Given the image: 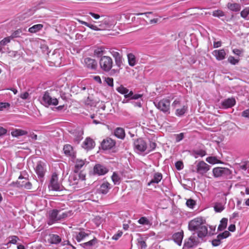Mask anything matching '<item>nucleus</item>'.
<instances>
[{
	"mask_svg": "<svg viewBox=\"0 0 249 249\" xmlns=\"http://www.w3.org/2000/svg\"><path fill=\"white\" fill-rule=\"evenodd\" d=\"M189 231H197V236L202 238L207 236L208 234L207 227L204 225V220L201 217H196L191 220L188 224Z\"/></svg>",
	"mask_w": 249,
	"mask_h": 249,
	"instance_id": "1",
	"label": "nucleus"
},
{
	"mask_svg": "<svg viewBox=\"0 0 249 249\" xmlns=\"http://www.w3.org/2000/svg\"><path fill=\"white\" fill-rule=\"evenodd\" d=\"M70 213L63 212L61 210L53 209L48 213L47 224L52 225L58 221L65 219L68 216Z\"/></svg>",
	"mask_w": 249,
	"mask_h": 249,
	"instance_id": "2",
	"label": "nucleus"
},
{
	"mask_svg": "<svg viewBox=\"0 0 249 249\" xmlns=\"http://www.w3.org/2000/svg\"><path fill=\"white\" fill-rule=\"evenodd\" d=\"M52 90L46 91L42 98V104L46 106H56L58 104V101L55 97H53Z\"/></svg>",
	"mask_w": 249,
	"mask_h": 249,
	"instance_id": "3",
	"label": "nucleus"
},
{
	"mask_svg": "<svg viewBox=\"0 0 249 249\" xmlns=\"http://www.w3.org/2000/svg\"><path fill=\"white\" fill-rule=\"evenodd\" d=\"M99 65L103 71L108 72L113 67V59L109 56L104 55L101 57L99 60Z\"/></svg>",
	"mask_w": 249,
	"mask_h": 249,
	"instance_id": "4",
	"label": "nucleus"
},
{
	"mask_svg": "<svg viewBox=\"0 0 249 249\" xmlns=\"http://www.w3.org/2000/svg\"><path fill=\"white\" fill-rule=\"evenodd\" d=\"M155 106L164 113L169 114L170 108V101L168 99H162L160 100Z\"/></svg>",
	"mask_w": 249,
	"mask_h": 249,
	"instance_id": "5",
	"label": "nucleus"
},
{
	"mask_svg": "<svg viewBox=\"0 0 249 249\" xmlns=\"http://www.w3.org/2000/svg\"><path fill=\"white\" fill-rule=\"evenodd\" d=\"M49 188L50 189L55 191H58L61 190L60 184L58 182V175L56 173H53V174L50 180Z\"/></svg>",
	"mask_w": 249,
	"mask_h": 249,
	"instance_id": "6",
	"label": "nucleus"
},
{
	"mask_svg": "<svg viewBox=\"0 0 249 249\" xmlns=\"http://www.w3.org/2000/svg\"><path fill=\"white\" fill-rule=\"evenodd\" d=\"M213 173L215 178H219L230 175L231 171L228 168L217 167L213 168Z\"/></svg>",
	"mask_w": 249,
	"mask_h": 249,
	"instance_id": "7",
	"label": "nucleus"
},
{
	"mask_svg": "<svg viewBox=\"0 0 249 249\" xmlns=\"http://www.w3.org/2000/svg\"><path fill=\"white\" fill-rule=\"evenodd\" d=\"M211 166L203 160L198 161L196 165V172L198 174L204 175L210 169Z\"/></svg>",
	"mask_w": 249,
	"mask_h": 249,
	"instance_id": "8",
	"label": "nucleus"
},
{
	"mask_svg": "<svg viewBox=\"0 0 249 249\" xmlns=\"http://www.w3.org/2000/svg\"><path fill=\"white\" fill-rule=\"evenodd\" d=\"M198 237L196 236L194 233L184 243V247L187 248H191L197 246L200 243Z\"/></svg>",
	"mask_w": 249,
	"mask_h": 249,
	"instance_id": "9",
	"label": "nucleus"
},
{
	"mask_svg": "<svg viewBox=\"0 0 249 249\" xmlns=\"http://www.w3.org/2000/svg\"><path fill=\"white\" fill-rule=\"evenodd\" d=\"M101 17L103 19L100 21V23L99 25L100 30H108L113 25V22L109 17L104 16Z\"/></svg>",
	"mask_w": 249,
	"mask_h": 249,
	"instance_id": "10",
	"label": "nucleus"
},
{
	"mask_svg": "<svg viewBox=\"0 0 249 249\" xmlns=\"http://www.w3.org/2000/svg\"><path fill=\"white\" fill-rule=\"evenodd\" d=\"M19 179H24L21 181L18 180L15 183L13 182V184L18 188H24V189L30 190L31 189L32 185L31 182L27 181L26 178H23L22 176H20L18 178Z\"/></svg>",
	"mask_w": 249,
	"mask_h": 249,
	"instance_id": "11",
	"label": "nucleus"
},
{
	"mask_svg": "<svg viewBox=\"0 0 249 249\" xmlns=\"http://www.w3.org/2000/svg\"><path fill=\"white\" fill-rule=\"evenodd\" d=\"M45 166V164L42 161H39L37 162L35 169V171L39 178H42L44 177L46 172Z\"/></svg>",
	"mask_w": 249,
	"mask_h": 249,
	"instance_id": "12",
	"label": "nucleus"
},
{
	"mask_svg": "<svg viewBox=\"0 0 249 249\" xmlns=\"http://www.w3.org/2000/svg\"><path fill=\"white\" fill-rule=\"evenodd\" d=\"M109 53L115 59L116 65L119 68L123 65V58L122 55L118 52L114 50L110 49Z\"/></svg>",
	"mask_w": 249,
	"mask_h": 249,
	"instance_id": "13",
	"label": "nucleus"
},
{
	"mask_svg": "<svg viewBox=\"0 0 249 249\" xmlns=\"http://www.w3.org/2000/svg\"><path fill=\"white\" fill-rule=\"evenodd\" d=\"M134 145L135 148L141 152H144L147 148L145 142L142 139H138L135 141Z\"/></svg>",
	"mask_w": 249,
	"mask_h": 249,
	"instance_id": "14",
	"label": "nucleus"
},
{
	"mask_svg": "<svg viewBox=\"0 0 249 249\" xmlns=\"http://www.w3.org/2000/svg\"><path fill=\"white\" fill-rule=\"evenodd\" d=\"M108 171V170L107 168L99 164H96L93 168L94 173L99 176L104 175L107 174Z\"/></svg>",
	"mask_w": 249,
	"mask_h": 249,
	"instance_id": "15",
	"label": "nucleus"
},
{
	"mask_svg": "<svg viewBox=\"0 0 249 249\" xmlns=\"http://www.w3.org/2000/svg\"><path fill=\"white\" fill-rule=\"evenodd\" d=\"M85 66L91 70H96L97 68V63L95 59L89 57H87L84 59Z\"/></svg>",
	"mask_w": 249,
	"mask_h": 249,
	"instance_id": "16",
	"label": "nucleus"
},
{
	"mask_svg": "<svg viewBox=\"0 0 249 249\" xmlns=\"http://www.w3.org/2000/svg\"><path fill=\"white\" fill-rule=\"evenodd\" d=\"M236 103V101L234 98H228L224 100L221 106L223 108L227 109L233 107Z\"/></svg>",
	"mask_w": 249,
	"mask_h": 249,
	"instance_id": "17",
	"label": "nucleus"
},
{
	"mask_svg": "<svg viewBox=\"0 0 249 249\" xmlns=\"http://www.w3.org/2000/svg\"><path fill=\"white\" fill-rule=\"evenodd\" d=\"M212 54L214 56L217 60H222L225 59L226 53L224 49L215 50L213 51Z\"/></svg>",
	"mask_w": 249,
	"mask_h": 249,
	"instance_id": "18",
	"label": "nucleus"
},
{
	"mask_svg": "<svg viewBox=\"0 0 249 249\" xmlns=\"http://www.w3.org/2000/svg\"><path fill=\"white\" fill-rule=\"evenodd\" d=\"M115 145V142L110 138L104 140L102 142V146L104 149H109Z\"/></svg>",
	"mask_w": 249,
	"mask_h": 249,
	"instance_id": "19",
	"label": "nucleus"
},
{
	"mask_svg": "<svg viewBox=\"0 0 249 249\" xmlns=\"http://www.w3.org/2000/svg\"><path fill=\"white\" fill-rule=\"evenodd\" d=\"M63 150L67 156L74 158L75 157V153L73 148L70 144H66L64 146Z\"/></svg>",
	"mask_w": 249,
	"mask_h": 249,
	"instance_id": "20",
	"label": "nucleus"
},
{
	"mask_svg": "<svg viewBox=\"0 0 249 249\" xmlns=\"http://www.w3.org/2000/svg\"><path fill=\"white\" fill-rule=\"evenodd\" d=\"M86 160L77 159L75 161V165L74 168V172L77 173L86 164Z\"/></svg>",
	"mask_w": 249,
	"mask_h": 249,
	"instance_id": "21",
	"label": "nucleus"
},
{
	"mask_svg": "<svg viewBox=\"0 0 249 249\" xmlns=\"http://www.w3.org/2000/svg\"><path fill=\"white\" fill-rule=\"evenodd\" d=\"M173 239L175 243L178 245L180 246L182 243V241L183 238V231H182L180 232L175 233L173 235Z\"/></svg>",
	"mask_w": 249,
	"mask_h": 249,
	"instance_id": "22",
	"label": "nucleus"
},
{
	"mask_svg": "<svg viewBox=\"0 0 249 249\" xmlns=\"http://www.w3.org/2000/svg\"><path fill=\"white\" fill-rule=\"evenodd\" d=\"M48 241L51 244H57L61 241V238L57 234H50L49 235Z\"/></svg>",
	"mask_w": 249,
	"mask_h": 249,
	"instance_id": "23",
	"label": "nucleus"
},
{
	"mask_svg": "<svg viewBox=\"0 0 249 249\" xmlns=\"http://www.w3.org/2000/svg\"><path fill=\"white\" fill-rule=\"evenodd\" d=\"M162 178V175L161 173L157 172L154 174L153 178L147 184L148 186H150L154 183H159Z\"/></svg>",
	"mask_w": 249,
	"mask_h": 249,
	"instance_id": "24",
	"label": "nucleus"
},
{
	"mask_svg": "<svg viewBox=\"0 0 249 249\" xmlns=\"http://www.w3.org/2000/svg\"><path fill=\"white\" fill-rule=\"evenodd\" d=\"M110 189V183L108 182H104L101 185L99 188V192L103 194H106L108 192Z\"/></svg>",
	"mask_w": 249,
	"mask_h": 249,
	"instance_id": "25",
	"label": "nucleus"
},
{
	"mask_svg": "<svg viewBox=\"0 0 249 249\" xmlns=\"http://www.w3.org/2000/svg\"><path fill=\"white\" fill-rule=\"evenodd\" d=\"M227 8L230 11L233 12H238L241 9V5L237 3L229 2L227 4Z\"/></svg>",
	"mask_w": 249,
	"mask_h": 249,
	"instance_id": "26",
	"label": "nucleus"
},
{
	"mask_svg": "<svg viewBox=\"0 0 249 249\" xmlns=\"http://www.w3.org/2000/svg\"><path fill=\"white\" fill-rule=\"evenodd\" d=\"M94 145V142L90 138H87L83 142V147L88 150L93 148Z\"/></svg>",
	"mask_w": 249,
	"mask_h": 249,
	"instance_id": "27",
	"label": "nucleus"
},
{
	"mask_svg": "<svg viewBox=\"0 0 249 249\" xmlns=\"http://www.w3.org/2000/svg\"><path fill=\"white\" fill-rule=\"evenodd\" d=\"M104 46H100L94 50V55L97 57H101L105 53L106 50Z\"/></svg>",
	"mask_w": 249,
	"mask_h": 249,
	"instance_id": "28",
	"label": "nucleus"
},
{
	"mask_svg": "<svg viewBox=\"0 0 249 249\" xmlns=\"http://www.w3.org/2000/svg\"><path fill=\"white\" fill-rule=\"evenodd\" d=\"M115 136L119 139H124L125 137V131L122 127H117L114 131Z\"/></svg>",
	"mask_w": 249,
	"mask_h": 249,
	"instance_id": "29",
	"label": "nucleus"
},
{
	"mask_svg": "<svg viewBox=\"0 0 249 249\" xmlns=\"http://www.w3.org/2000/svg\"><path fill=\"white\" fill-rule=\"evenodd\" d=\"M27 134L28 132L27 131L20 129H15L11 132V135L14 137H18Z\"/></svg>",
	"mask_w": 249,
	"mask_h": 249,
	"instance_id": "30",
	"label": "nucleus"
},
{
	"mask_svg": "<svg viewBox=\"0 0 249 249\" xmlns=\"http://www.w3.org/2000/svg\"><path fill=\"white\" fill-rule=\"evenodd\" d=\"M88 236V233H86L83 231H81L76 234V235L75 236V239L77 242H80Z\"/></svg>",
	"mask_w": 249,
	"mask_h": 249,
	"instance_id": "31",
	"label": "nucleus"
},
{
	"mask_svg": "<svg viewBox=\"0 0 249 249\" xmlns=\"http://www.w3.org/2000/svg\"><path fill=\"white\" fill-rule=\"evenodd\" d=\"M43 27V25L41 24H38L33 26L28 29V31L31 33H36L40 30Z\"/></svg>",
	"mask_w": 249,
	"mask_h": 249,
	"instance_id": "32",
	"label": "nucleus"
},
{
	"mask_svg": "<svg viewBox=\"0 0 249 249\" xmlns=\"http://www.w3.org/2000/svg\"><path fill=\"white\" fill-rule=\"evenodd\" d=\"M193 155L195 158H197L199 157H203L206 154V151L203 149H196L193 151Z\"/></svg>",
	"mask_w": 249,
	"mask_h": 249,
	"instance_id": "33",
	"label": "nucleus"
},
{
	"mask_svg": "<svg viewBox=\"0 0 249 249\" xmlns=\"http://www.w3.org/2000/svg\"><path fill=\"white\" fill-rule=\"evenodd\" d=\"M228 224V219L227 218H223L221 221L218 227V230L222 231L225 230Z\"/></svg>",
	"mask_w": 249,
	"mask_h": 249,
	"instance_id": "34",
	"label": "nucleus"
},
{
	"mask_svg": "<svg viewBox=\"0 0 249 249\" xmlns=\"http://www.w3.org/2000/svg\"><path fill=\"white\" fill-rule=\"evenodd\" d=\"M60 58L61 57L60 56L59 54H56L55 53L52 55L51 60L54 65H58L60 64Z\"/></svg>",
	"mask_w": 249,
	"mask_h": 249,
	"instance_id": "35",
	"label": "nucleus"
},
{
	"mask_svg": "<svg viewBox=\"0 0 249 249\" xmlns=\"http://www.w3.org/2000/svg\"><path fill=\"white\" fill-rule=\"evenodd\" d=\"M127 58L128 64L130 66H134L136 64V57L133 53H128Z\"/></svg>",
	"mask_w": 249,
	"mask_h": 249,
	"instance_id": "36",
	"label": "nucleus"
},
{
	"mask_svg": "<svg viewBox=\"0 0 249 249\" xmlns=\"http://www.w3.org/2000/svg\"><path fill=\"white\" fill-rule=\"evenodd\" d=\"M206 160L208 162L212 164L221 163V161L220 160H218L216 157H208L206 159Z\"/></svg>",
	"mask_w": 249,
	"mask_h": 249,
	"instance_id": "37",
	"label": "nucleus"
},
{
	"mask_svg": "<svg viewBox=\"0 0 249 249\" xmlns=\"http://www.w3.org/2000/svg\"><path fill=\"white\" fill-rule=\"evenodd\" d=\"M214 211L217 213L221 212L225 207L222 203L216 202L213 206Z\"/></svg>",
	"mask_w": 249,
	"mask_h": 249,
	"instance_id": "38",
	"label": "nucleus"
},
{
	"mask_svg": "<svg viewBox=\"0 0 249 249\" xmlns=\"http://www.w3.org/2000/svg\"><path fill=\"white\" fill-rule=\"evenodd\" d=\"M187 107L183 106L181 108H178L176 111V115L178 116H181L184 114L186 111Z\"/></svg>",
	"mask_w": 249,
	"mask_h": 249,
	"instance_id": "39",
	"label": "nucleus"
},
{
	"mask_svg": "<svg viewBox=\"0 0 249 249\" xmlns=\"http://www.w3.org/2000/svg\"><path fill=\"white\" fill-rule=\"evenodd\" d=\"M111 179L114 184H119L120 182L121 178L116 172L113 173Z\"/></svg>",
	"mask_w": 249,
	"mask_h": 249,
	"instance_id": "40",
	"label": "nucleus"
},
{
	"mask_svg": "<svg viewBox=\"0 0 249 249\" xmlns=\"http://www.w3.org/2000/svg\"><path fill=\"white\" fill-rule=\"evenodd\" d=\"M97 242L96 239L95 238L91 240L88 242H85L83 244H80V245L83 247V248H86L88 246L90 247L92 246L93 245H95V243Z\"/></svg>",
	"mask_w": 249,
	"mask_h": 249,
	"instance_id": "41",
	"label": "nucleus"
},
{
	"mask_svg": "<svg viewBox=\"0 0 249 249\" xmlns=\"http://www.w3.org/2000/svg\"><path fill=\"white\" fill-rule=\"evenodd\" d=\"M117 91L122 94H124V95L126 94L129 90L126 88L124 87L123 86L121 85L116 89Z\"/></svg>",
	"mask_w": 249,
	"mask_h": 249,
	"instance_id": "42",
	"label": "nucleus"
},
{
	"mask_svg": "<svg viewBox=\"0 0 249 249\" xmlns=\"http://www.w3.org/2000/svg\"><path fill=\"white\" fill-rule=\"evenodd\" d=\"M212 15L215 17H222L225 16L224 12L221 10H217L213 12Z\"/></svg>",
	"mask_w": 249,
	"mask_h": 249,
	"instance_id": "43",
	"label": "nucleus"
},
{
	"mask_svg": "<svg viewBox=\"0 0 249 249\" xmlns=\"http://www.w3.org/2000/svg\"><path fill=\"white\" fill-rule=\"evenodd\" d=\"M231 235V233L229 231H225L219 234L217 236L218 238H219L221 240L228 237Z\"/></svg>",
	"mask_w": 249,
	"mask_h": 249,
	"instance_id": "44",
	"label": "nucleus"
},
{
	"mask_svg": "<svg viewBox=\"0 0 249 249\" xmlns=\"http://www.w3.org/2000/svg\"><path fill=\"white\" fill-rule=\"evenodd\" d=\"M138 223L142 225H149L150 221L146 217H142L138 220Z\"/></svg>",
	"mask_w": 249,
	"mask_h": 249,
	"instance_id": "45",
	"label": "nucleus"
},
{
	"mask_svg": "<svg viewBox=\"0 0 249 249\" xmlns=\"http://www.w3.org/2000/svg\"><path fill=\"white\" fill-rule=\"evenodd\" d=\"M240 15L243 18H246L249 15V8H246L244 9L241 12Z\"/></svg>",
	"mask_w": 249,
	"mask_h": 249,
	"instance_id": "46",
	"label": "nucleus"
},
{
	"mask_svg": "<svg viewBox=\"0 0 249 249\" xmlns=\"http://www.w3.org/2000/svg\"><path fill=\"white\" fill-rule=\"evenodd\" d=\"M70 180L71 182L73 181L72 184L74 185L78 184L80 179L78 177H77V175H74L71 177Z\"/></svg>",
	"mask_w": 249,
	"mask_h": 249,
	"instance_id": "47",
	"label": "nucleus"
},
{
	"mask_svg": "<svg viewBox=\"0 0 249 249\" xmlns=\"http://www.w3.org/2000/svg\"><path fill=\"white\" fill-rule=\"evenodd\" d=\"M22 31L21 29H18L16 31H15L12 34L11 38L18 37L20 36V34L21 33Z\"/></svg>",
	"mask_w": 249,
	"mask_h": 249,
	"instance_id": "48",
	"label": "nucleus"
},
{
	"mask_svg": "<svg viewBox=\"0 0 249 249\" xmlns=\"http://www.w3.org/2000/svg\"><path fill=\"white\" fill-rule=\"evenodd\" d=\"M221 243V240L218 238V236L216 237V239H213L212 241V244L214 247H217L220 245Z\"/></svg>",
	"mask_w": 249,
	"mask_h": 249,
	"instance_id": "49",
	"label": "nucleus"
},
{
	"mask_svg": "<svg viewBox=\"0 0 249 249\" xmlns=\"http://www.w3.org/2000/svg\"><path fill=\"white\" fill-rule=\"evenodd\" d=\"M228 61L232 65H235L239 62V60L235 59L233 56H230L228 59Z\"/></svg>",
	"mask_w": 249,
	"mask_h": 249,
	"instance_id": "50",
	"label": "nucleus"
},
{
	"mask_svg": "<svg viewBox=\"0 0 249 249\" xmlns=\"http://www.w3.org/2000/svg\"><path fill=\"white\" fill-rule=\"evenodd\" d=\"M11 40V37H6L3 38L0 41V45L2 46H4L7 43H9Z\"/></svg>",
	"mask_w": 249,
	"mask_h": 249,
	"instance_id": "51",
	"label": "nucleus"
},
{
	"mask_svg": "<svg viewBox=\"0 0 249 249\" xmlns=\"http://www.w3.org/2000/svg\"><path fill=\"white\" fill-rule=\"evenodd\" d=\"M196 204V202L195 200L192 199H190L187 200L186 201V205L188 207L193 208L194 206Z\"/></svg>",
	"mask_w": 249,
	"mask_h": 249,
	"instance_id": "52",
	"label": "nucleus"
},
{
	"mask_svg": "<svg viewBox=\"0 0 249 249\" xmlns=\"http://www.w3.org/2000/svg\"><path fill=\"white\" fill-rule=\"evenodd\" d=\"M9 238H11V240L9 241L7 244H16L18 240V237L17 236L13 235L9 237Z\"/></svg>",
	"mask_w": 249,
	"mask_h": 249,
	"instance_id": "53",
	"label": "nucleus"
},
{
	"mask_svg": "<svg viewBox=\"0 0 249 249\" xmlns=\"http://www.w3.org/2000/svg\"><path fill=\"white\" fill-rule=\"evenodd\" d=\"M175 166L178 170H180L183 168V163L181 161H178L176 162Z\"/></svg>",
	"mask_w": 249,
	"mask_h": 249,
	"instance_id": "54",
	"label": "nucleus"
},
{
	"mask_svg": "<svg viewBox=\"0 0 249 249\" xmlns=\"http://www.w3.org/2000/svg\"><path fill=\"white\" fill-rule=\"evenodd\" d=\"M106 83L110 87L113 86V79L111 77H107L105 79Z\"/></svg>",
	"mask_w": 249,
	"mask_h": 249,
	"instance_id": "55",
	"label": "nucleus"
},
{
	"mask_svg": "<svg viewBox=\"0 0 249 249\" xmlns=\"http://www.w3.org/2000/svg\"><path fill=\"white\" fill-rule=\"evenodd\" d=\"M97 116V113L96 114H93L90 116L91 118L93 119V123L96 124H99L101 123V119H100V120L94 119L95 118H96Z\"/></svg>",
	"mask_w": 249,
	"mask_h": 249,
	"instance_id": "56",
	"label": "nucleus"
},
{
	"mask_svg": "<svg viewBox=\"0 0 249 249\" xmlns=\"http://www.w3.org/2000/svg\"><path fill=\"white\" fill-rule=\"evenodd\" d=\"M176 137V141L177 142H179L181 141L184 138V134L183 133H180L179 134H177L175 136Z\"/></svg>",
	"mask_w": 249,
	"mask_h": 249,
	"instance_id": "57",
	"label": "nucleus"
},
{
	"mask_svg": "<svg viewBox=\"0 0 249 249\" xmlns=\"http://www.w3.org/2000/svg\"><path fill=\"white\" fill-rule=\"evenodd\" d=\"M242 116L249 119V108L246 109L242 112Z\"/></svg>",
	"mask_w": 249,
	"mask_h": 249,
	"instance_id": "58",
	"label": "nucleus"
},
{
	"mask_svg": "<svg viewBox=\"0 0 249 249\" xmlns=\"http://www.w3.org/2000/svg\"><path fill=\"white\" fill-rule=\"evenodd\" d=\"M123 234V232L122 231H118L117 233L114 234L112 239L115 240H118Z\"/></svg>",
	"mask_w": 249,
	"mask_h": 249,
	"instance_id": "59",
	"label": "nucleus"
},
{
	"mask_svg": "<svg viewBox=\"0 0 249 249\" xmlns=\"http://www.w3.org/2000/svg\"><path fill=\"white\" fill-rule=\"evenodd\" d=\"M29 96V94L28 92H25L24 93H21L19 97L24 100L27 99Z\"/></svg>",
	"mask_w": 249,
	"mask_h": 249,
	"instance_id": "60",
	"label": "nucleus"
},
{
	"mask_svg": "<svg viewBox=\"0 0 249 249\" xmlns=\"http://www.w3.org/2000/svg\"><path fill=\"white\" fill-rule=\"evenodd\" d=\"M87 26L93 30H95V31L100 30L99 27H97V26L93 25V24L89 23V26Z\"/></svg>",
	"mask_w": 249,
	"mask_h": 249,
	"instance_id": "61",
	"label": "nucleus"
},
{
	"mask_svg": "<svg viewBox=\"0 0 249 249\" xmlns=\"http://www.w3.org/2000/svg\"><path fill=\"white\" fill-rule=\"evenodd\" d=\"M78 177H79L80 180L81 181H84L86 179V175L85 174H84L82 172H81L78 174Z\"/></svg>",
	"mask_w": 249,
	"mask_h": 249,
	"instance_id": "62",
	"label": "nucleus"
},
{
	"mask_svg": "<svg viewBox=\"0 0 249 249\" xmlns=\"http://www.w3.org/2000/svg\"><path fill=\"white\" fill-rule=\"evenodd\" d=\"M10 106V104L8 103H0V109H2L3 108H6Z\"/></svg>",
	"mask_w": 249,
	"mask_h": 249,
	"instance_id": "63",
	"label": "nucleus"
},
{
	"mask_svg": "<svg viewBox=\"0 0 249 249\" xmlns=\"http://www.w3.org/2000/svg\"><path fill=\"white\" fill-rule=\"evenodd\" d=\"M7 130L3 127L0 126V137L2 136L7 133Z\"/></svg>",
	"mask_w": 249,
	"mask_h": 249,
	"instance_id": "64",
	"label": "nucleus"
}]
</instances>
